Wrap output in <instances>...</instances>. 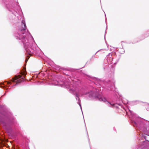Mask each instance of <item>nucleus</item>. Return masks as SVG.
I'll return each instance as SVG.
<instances>
[{
  "label": "nucleus",
  "mask_w": 149,
  "mask_h": 149,
  "mask_svg": "<svg viewBox=\"0 0 149 149\" xmlns=\"http://www.w3.org/2000/svg\"><path fill=\"white\" fill-rule=\"evenodd\" d=\"M86 93H84L83 92V91H80L79 92V93L76 94V96H78V95H82L84 94H86Z\"/></svg>",
  "instance_id": "obj_5"
},
{
  "label": "nucleus",
  "mask_w": 149,
  "mask_h": 149,
  "mask_svg": "<svg viewBox=\"0 0 149 149\" xmlns=\"http://www.w3.org/2000/svg\"><path fill=\"white\" fill-rule=\"evenodd\" d=\"M67 88H68V89H70V90L71 91H72V92H74L75 91V89L74 88L73 86L72 85H70L69 86H68V87H67Z\"/></svg>",
  "instance_id": "obj_4"
},
{
  "label": "nucleus",
  "mask_w": 149,
  "mask_h": 149,
  "mask_svg": "<svg viewBox=\"0 0 149 149\" xmlns=\"http://www.w3.org/2000/svg\"><path fill=\"white\" fill-rule=\"evenodd\" d=\"M21 76L20 75H19L18 76H15V77L13 79L12 81L13 82H16V84L18 82H20L22 81V80L20 79L21 78Z\"/></svg>",
  "instance_id": "obj_3"
},
{
  "label": "nucleus",
  "mask_w": 149,
  "mask_h": 149,
  "mask_svg": "<svg viewBox=\"0 0 149 149\" xmlns=\"http://www.w3.org/2000/svg\"><path fill=\"white\" fill-rule=\"evenodd\" d=\"M7 83L8 84H9L10 83V82H8Z\"/></svg>",
  "instance_id": "obj_11"
},
{
  "label": "nucleus",
  "mask_w": 149,
  "mask_h": 149,
  "mask_svg": "<svg viewBox=\"0 0 149 149\" xmlns=\"http://www.w3.org/2000/svg\"><path fill=\"white\" fill-rule=\"evenodd\" d=\"M130 113H131V115H132V114H132V112H131V111H130Z\"/></svg>",
  "instance_id": "obj_10"
},
{
  "label": "nucleus",
  "mask_w": 149,
  "mask_h": 149,
  "mask_svg": "<svg viewBox=\"0 0 149 149\" xmlns=\"http://www.w3.org/2000/svg\"><path fill=\"white\" fill-rule=\"evenodd\" d=\"M146 109L148 111H149V105L146 107Z\"/></svg>",
  "instance_id": "obj_7"
},
{
  "label": "nucleus",
  "mask_w": 149,
  "mask_h": 149,
  "mask_svg": "<svg viewBox=\"0 0 149 149\" xmlns=\"http://www.w3.org/2000/svg\"><path fill=\"white\" fill-rule=\"evenodd\" d=\"M21 27L19 29V33L16 35L17 39L21 40L23 42L27 53L31 55L33 52V50L31 47V44L28 42L27 38L32 39V37L29 32L26 31V25L25 21L22 20L21 22Z\"/></svg>",
  "instance_id": "obj_1"
},
{
  "label": "nucleus",
  "mask_w": 149,
  "mask_h": 149,
  "mask_svg": "<svg viewBox=\"0 0 149 149\" xmlns=\"http://www.w3.org/2000/svg\"><path fill=\"white\" fill-rule=\"evenodd\" d=\"M99 100L100 101H102L103 102H106V104L108 106L110 107H112L113 106L114 104H111L109 102L107 101L106 99L104 97H102L99 98Z\"/></svg>",
  "instance_id": "obj_2"
},
{
  "label": "nucleus",
  "mask_w": 149,
  "mask_h": 149,
  "mask_svg": "<svg viewBox=\"0 0 149 149\" xmlns=\"http://www.w3.org/2000/svg\"><path fill=\"white\" fill-rule=\"evenodd\" d=\"M1 122V123H0V124L1 125V124H2L3 123H4V122L2 121V122Z\"/></svg>",
  "instance_id": "obj_8"
},
{
  "label": "nucleus",
  "mask_w": 149,
  "mask_h": 149,
  "mask_svg": "<svg viewBox=\"0 0 149 149\" xmlns=\"http://www.w3.org/2000/svg\"><path fill=\"white\" fill-rule=\"evenodd\" d=\"M134 123L135 124H136V122H134Z\"/></svg>",
  "instance_id": "obj_13"
},
{
  "label": "nucleus",
  "mask_w": 149,
  "mask_h": 149,
  "mask_svg": "<svg viewBox=\"0 0 149 149\" xmlns=\"http://www.w3.org/2000/svg\"><path fill=\"white\" fill-rule=\"evenodd\" d=\"M139 120H140V121H143V120H146L144 119L143 118H139Z\"/></svg>",
  "instance_id": "obj_6"
},
{
  "label": "nucleus",
  "mask_w": 149,
  "mask_h": 149,
  "mask_svg": "<svg viewBox=\"0 0 149 149\" xmlns=\"http://www.w3.org/2000/svg\"><path fill=\"white\" fill-rule=\"evenodd\" d=\"M79 105L80 106V107H81V104L80 103H79Z\"/></svg>",
  "instance_id": "obj_9"
},
{
  "label": "nucleus",
  "mask_w": 149,
  "mask_h": 149,
  "mask_svg": "<svg viewBox=\"0 0 149 149\" xmlns=\"http://www.w3.org/2000/svg\"><path fill=\"white\" fill-rule=\"evenodd\" d=\"M22 74H23V75H25V73H23Z\"/></svg>",
  "instance_id": "obj_12"
}]
</instances>
